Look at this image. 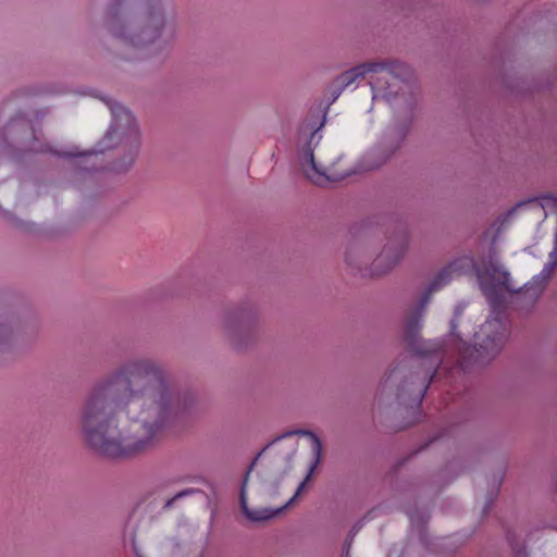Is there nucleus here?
<instances>
[{
	"mask_svg": "<svg viewBox=\"0 0 557 557\" xmlns=\"http://www.w3.org/2000/svg\"><path fill=\"white\" fill-rule=\"evenodd\" d=\"M194 296V277L182 271L172 278L123 300L126 310H149L166 304L189 300Z\"/></svg>",
	"mask_w": 557,
	"mask_h": 557,
	"instance_id": "6",
	"label": "nucleus"
},
{
	"mask_svg": "<svg viewBox=\"0 0 557 557\" xmlns=\"http://www.w3.org/2000/svg\"><path fill=\"white\" fill-rule=\"evenodd\" d=\"M372 70L373 73L386 71L394 78H397L401 82H409L413 76L412 69L407 63L396 59L374 61L372 62Z\"/></svg>",
	"mask_w": 557,
	"mask_h": 557,
	"instance_id": "14",
	"label": "nucleus"
},
{
	"mask_svg": "<svg viewBox=\"0 0 557 557\" xmlns=\"http://www.w3.org/2000/svg\"><path fill=\"white\" fill-rule=\"evenodd\" d=\"M367 522V517H364L363 519H360L359 521H357L352 527L351 529L349 530V533L347 535L348 539H350V541H354L355 536L357 535V533L363 528V525L366 524Z\"/></svg>",
	"mask_w": 557,
	"mask_h": 557,
	"instance_id": "24",
	"label": "nucleus"
},
{
	"mask_svg": "<svg viewBox=\"0 0 557 557\" xmlns=\"http://www.w3.org/2000/svg\"><path fill=\"white\" fill-rule=\"evenodd\" d=\"M450 281L451 272L449 270V267L446 265L442 268L432 278V281L429 283L424 292L420 295L417 304L414 305L410 313H422L431 299L432 293L440 290L441 288L449 284Z\"/></svg>",
	"mask_w": 557,
	"mask_h": 557,
	"instance_id": "12",
	"label": "nucleus"
},
{
	"mask_svg": "<svg viewBox=\"0 0 557 557\" xmlns=\"http://www.w3.org/2000/svg\"><path fill=\"white\" fill-rule=\"evenodd\" d=\"M555 268H557V258L545 263L541 273L534 275L532 280L527 282L522 287L517 288L516 295H518L523 306L529 307L537 301L549 278L550 271Z\"/></svg>",
	"mask_w": 557,
	"mask_h": 557,
	"instance_id": "11",
	"label": "nucleus"
},
{
	"mask_svg": "<svg viewBox=\"0 0 557 557\" xmlns=\"http://www.w3.org/2000/svg\"><path fill=\"white\" fill-rule=\"evenodd\" d=\"M112 120L104 135L97 141L94 148L81 150L73 147L69 151L51 150L53 156L62 159L74 160L73 176L81 178L91 176L95 172L103 169L96 162L90 161L91 157H98L116 147H122V158L111 161L108 169L115 173L127 172L138 157L141 140L140 132L134 114L125 107L115 101H107Z\"/></svg>",
	"mask_w": 557,
	"mask_h": 557,
	"instance_id": "4",
	"label": "nucleus"
},
{
	"mask_svg": "<svg viewBox=\"0 0 557 557\" xmlns=\"http://www.w3.org/2000/svg\"><path fill=\"white\" fill-rule=\"evenodd\" d=\"M133 545H134V552H135V555H136L137 557H144V556L139 553V550H138V548H137V546H136V544H135V539H133Z\"/></svg>",
	"mask_w": 557,
	"mask_h": 557,
	"instance_id": "30",
	"label": "nucleus"
},
{
	"mask_svg": "<svg viewBox=\"0 0 557 557\" xmlns=\"http://www.w3.org/2000/svg\"><path fill=\"white\" fill-rule=\"evenodd\" d=\"M294 434H301V435L309 436L311 438V441L314 445L315 460H314L313 465L310 467L309 472H308L307 476L305 478V480L299 484L295 494L284 505H282L281 507H277V508L265 507V508L252 510V509H249V507L247 505V491H246L247 482H248L250 472L253 470L258 459L260 458L262 453L272 443L268 444L261 451H259L257 454V456L253 458V460L250 462V465L243 478V482H242V486H240V494H239V502H240L242 510L245 513V516L253 522H261V521L270 520V519L276 517L278 513L283 512L286 508H288L299 496V494L301 493V491L304 490V487L306 485V482L311 476V473H312L314 467L320 462L322 444H321L319 436L315 433H313L312 431H309V430L288 431V432L282 434L281 436H276L273 442L280 441L284 437H287V436H290Z\"/></svg>",
	"mask_w": 557,
	"mask_h": 557,
	"instance_id": "7",
	"label": "nucleus"
},
{
	"mask_svg": "<svg viewBox=\"0 0 557 557\" xmlns=\"http://www.w3.org/2000/svg\"><path fill=\"white\" fill-rule=\"evenodd\" d=\"M386 227L387 243L382 251L372 260L370 253L363 242L359 239L352 240L345 252V261L354 274L361 277L380 276L388 273L396 264L404 258L409 247L410 233L408 224L399 219L397 215L392 214L382 218V222L376 221Z\"/></svg>",
	"mask_w": 557,
	"mask_h": 557,
	"instance_id": "5",
	"label": "nucleus"
},
{
	"mask_svg": "<svg viewBox=\"0 0 557 557\" xmlns=\"http://www.w3.org/2000/svg\"><path fill=\"white\" fill-rule=\"evenodd\" d=\"M44 115H45V112H44V111H37L35 116H36V119H37V120H39V119H41Z\"/></svg>",
	"mask_w": 557,
	"mask_h": 557,
	"instance_id": "31",
	"label": "nucleus"
},
{
	"mask_svg": "<svg viewBox=\"0 0 557 557\" xmlns=\"http://www.w3.org/2000/svg\"><path fill=\"white\" fill-rule=\"evenodd\" d=\"M345 89L342 88L334 79L326 87L325 95L327 96V100L322 109L321 117H317L313 121L307 122L301 125L299 131V148L298 152L302 158L304 164H310L312 170L317 173L324 175L323 172H320L317 168V163L314 161V148L319 145L322 139L321 129L326 122V115L331 108V106L339 98L342 92Z\"/></svg>",
	"mask_w": 557,
	"mask_h": 557,
	"instance_id": "9",
	"label": "nucleus"
},
{
	"mask_svg": "<svg viewBox=\"0 0 557 557\" xmlns=\"http://www.w3.org/2000/svg\"><path fill=\"white\" fill-rule=\"evenodd\" d=\"M449 267L450 272L456 271L460 273L472 272L479 281H483L484 270L479 265L472 256H462L451 261Z\"/></svg>",
	"mask_w": 557,
	"mask_h": 557,
	"instance_id": "16",
	"label": "nucleus"
},
{
	"mask_svg": "<svg viewBox=\"0 0 557 557\" xmlns=\"http://www.w3.org/2000/svg\"><path fill=\"white\" fill-rule=\"evenodd\" d=\"M351 544H352V541H350V539L347 537L345 540V543H344V546H343V554H344L345 557H348Z\"/></svg>",
	"mask_w": 557,
	"mask_h": 557,
	"instance_id": "28",
	"label": "nucleus"
},
{
	"mask_svg": "<svg viewBox=\"0 0 557 557\" xmlns=\"http://www.w3.org/2000/svg\"><path fill=\"white\" fill-rule=\"evenodd\" d=\"M406 515L409 518L410 528L418 529L422 533L430 517L428 510L424 508H408Z\"/></svg>",
	"mask_w": 557,
	"mask_h": 557,
	"instance_id": "18",
	"label": "nucleus"
},
{
	"mask_svg": "<svg viewBox=\"0 0 557 557\" xmlns=\"http://www.w3.org/2000/svg\"><path fill=\"white\" fill-rule=\"evenodd\" d=\"M4 317L5 315H0V348L7 346L13 337L12 327L8 322L2 320Z\"/></svg>",
	"mask_w": 557,
	"mask_h": 557,
	"instance_id": "20",
	"label": "nucleus"
},
{
	"mask_svg": "<svg viewBox=\"0 0 557 557\" xmlns=\"http://www.w3.org/2000/svg\"><path fill=\"white\" fill-rule=\"evenodd\" d=\"M480 282L483 294L492 307L491 313H500L499 309L503 307L505 302V296L502 292V288H504V286L499 285V280L496 283H492L490 285H484L482 281Z\"/></svg>",
	"mask_w": 557,
	"mask_h": 557,
	"instance_id": "17",
	"label": "nucleus"
},
{
	"mask_svg": "<svg viewBox=\"0 0 557 557\" xmlns=\"http://www.w3.org/2000/svg\"><path fill=\"white\" fill-rule=\"evenodd\" d=\"M103 25L115 44L137 52L177 34V14L170 0H110Z\"/></svg>",
	"mask_w": 557,
	"mask_h": 557,
	"instance_id": "3",
	"label": "nucleus"
},
{
	"mask_svg": "<svg viewBox=\"0 0 557 557\" xmlns=\"http://www.w3.org/2000/svg\"><path fill=\"white\" fill-rule=\"evenodd\" d=\"M500 483H502V479L498 480L496 488L493 490L490 493V495H488V497L486 499V503L484 505V508H483V512L484 513H486L490 510V508L492 507V505H493V503H494V500H495V498H496V496L498 494V491H499V487H500Z\"/></svg>",
	"mask_w": 557,
	"mask_h": 557,
	"instance_id": "23",
	"label": "nucleus"
},
{
	"mask_svg": "<svg viewBox=\"0 0 557 557\" xmlns=\"http://www.w3.org/2000/svg\"><path fill=\"white\" fill-rule=\"evenodd\" d=\"M227 317H228V319H227V321H226V324H227V325H233V324L238 323L239 318H240L242 315L233 314V315H227Z\"/></svg>",
	"mask_w": 557,
	"mask_h": 557,
	"instance_id": "29",
	"label": "nucleus"
},
{
	"mask_svg": "<svg viewBox=\"0 0 557 557\" xmlns=\"http://www.w3.org/2000/svg\"><path fill=\"white\" fill-rule=\"evenodd\" d=\"M196 493H200L199 490L197 488H185V490H182L180 492H177L172 498L168 499L166 503L164 504V509H170L172 506H173V503L177 499H181L183 497H186V496H190V495H194Z\"/></svg>",
	"mask_w": 557,
	"mask_h": 557,
	"instance_id": "22",
	"label": "nucleus"
},
{
	"mask_svg": "<svg viewBox=\"0 0 557 557\" xmlns=\"http://www.w3.org/2000/svg\"><path fill=\"white\" fill-rule=\"evenodd\" d=\"M411 127V120H406L389 128L382 141L363 157L367 170L381 168L401 147Z\"/></svg>",
	"mask_w": 557,
	"mask_h": 557,
	"instance_id": "10",
	"label": "nucleus"
},
{
	"mask_svg": "<svg viewBox=\"0 0 557 557\" xmlns=\"http://www.w3.org/2000/svg\"><path fill=\"white\" fill-rule=\"evenodd\" d=\"M46 92H47L46 89L36 87V88H30V89L26 90L25 95H27V96H37V95H42V94H46Z\"/></svg>",
	"mask_w": 557,
	"mask_h": 557,
	"instance_id": "27",
	"label": "nucleus"
},
{
	"mask_svg": "<svg viewBox=\"0 0 557 557\" xmlns=\"http://www.w3.org/2000/svg\"><path fill=\"white\" fill-rule=\"evenodd\" d=\"M496 274L500 275L499 285H503L504 289L508 293L516 294L517 289L510 286V273L508 270L504 269L495 247L492 246L487 251L484 276L486 275L494 278Z\"/></svg>",
	"mask_w": 557,
	"mask_h": 557,
	"instance_id": "13",
	"label": "nucleus"
},
{
	"mask_svg": "<svg viewBox=\"0 0 557 557\" xmlns=\"http://www.w3.org/2000/svg\"><path fill=\"white\" fill-rule=\"evenodd\" d=\"M40 143L30 117L18 111L0 127V154L14 157L18 153L37 151Z\"/></svg>",
	"mask_w": 557,
	"mask_h": 557,
	"instance_id": "8",
	"label": "nucleus"
},
{
	"mask_svg": "<svg viewBox=\"0 0 557 557\" xmlns=\"http://www.w3.org/2000/svg\"><path fill=\"white\" fill-rule=\"evenodd\" d=\"M111 50H113V53L119 57L120 59H123V60H135V59H138L137 55H135L134 53H131L128 51H120L119 47L116 48H110Z\"/></svg>",
	"mask_w": 557,
	"mask_h": 557,
	"instance_id": "25",
	"label": "nucleus"
},
{
	"mask_svg": "<svg viewBox=\"0 0 557 557\" xmlns=\"http://www.w3.org/2000/svg\"><path fill=\"white\" fill-rule=\"evenodd\" d=\"M367 73H373L372 62H364L358 64L339 75H337L334 81L344 89H346L349 85L355 83L358 78L364 77Z\"/></svg>",
	"mask_w": 557,
	"mask_h": 557,
	"instance_id": "15",
	"label": "nucleus"
},
{
	"mask_svg": "<svg viewBox=\"0 0 557 557\" xmlns=\"http://www.w3.org/2000/svg\"><path fill=\"white\" fill-rule=\"evenodd\" d=\"M556 258H557V255H556V253H554V250H553V251L549 253V259H550V260H554V259H556Z\"/></svg>",
	"mask_w": 557,
	"mask_h": 557,
	"instance_id": "32",
	"label": "nucleus"
},
{
	"mask_svg": "<svg viewBox=\"0 0 557 557\" xmlns=\"http://www.w3.org/2000/svg\"><path fill=\"white\" fill-rule=\"evenodd\" d=\"M257 310L256 304L251 297H245L238 305V308L231 313H253Z\"/></svg>",
	"mask_w": 557,
	"mask_h": 557,
	"instance_id": "21",
	"label": "nucleus"
},
{
	"mask_svg": "<svg viewBox=\"0 0 557 557\" xmlns=\"http://www.w3.org/2000/svg\"><path fill=\"white\" fill-rule=\"evenodd\" d=\"M383 97L386 99L387 102H391L393 99L397 97V91L389 90V86L385 88V92L383 94Z\"/></svg>",
	"mask_w": 557,
	"mask_h": 557,
	"instance_id": "26",
	"label": "nucleus"
},
{
	"mask_svg": "<svg viewBox=\"0 0 557 557\" xmlns=\"http://www.w3.org/2000/svg\"><path fill=\"white\" fill-rule=\"evenodd\" d=\"M506 539L513 550V557H528L524 543H520L516 534L511 531L506 532Z\"/></svg>",
	"mask_w": 557,
	"mask_h": 557,
	"instance_id": "19",
	"label": "nucleus"
},
{
	"mask_svg": "<svg viewBox=\"0 0 557 557\" xmlns=\"http://www.w3.org/2000/svg\"><path fill=\"white\" fill-rule=\"evenodd\" d=\"M450 320V332L448 335L435 339H422L420 331L423 315H410L407 321L404 338L411 347L414 355L421 359L423 374L421 376L422 387L417 397L418 406L421 405L431 383L443 362L444 356L448 354L449 346H455L460 357L459 366L462 370L473 364H483L495 358L503 349L509 334L508 315H487L478 331L473 334V345H469L457 334V318Z\"/></svg>",
	"mask_w": 557,
	"mask_h": 557,
	"instance_id": "2",
	"label": "nucleus"
},
{
	"mask_svg": "<svg viewBox=\"0 0 557 557\" xmlns=\"http://www.w3.org/2000/svg\"><path fill=\"white\" fill-rule=\"evenodd\" d=\"M174 391L161 367L148 360L125 363L97 384L86 400L82 425L88 446L107 458L137 455L157 432L193 404Z\"/></svg>",
	"mask_w": 557,
	"mask_h": 557,
	"instance_id": "1",
	"label": "nucleus"
},
{
	"mask_svg": "<svg viewBox=\"0 0 557 557\" xmlns=\"http://www.w3.org/2000/svg\"><path fill=\"white\" fill-rule=\"evenodd\" d=\"M329 181H337V178L327 177Z\"/></svg>",
	"mask_w": 557,
	"mask_h": 557,
	"instance_id": "33",
	"label": "nucleus"
}]
</instances>
